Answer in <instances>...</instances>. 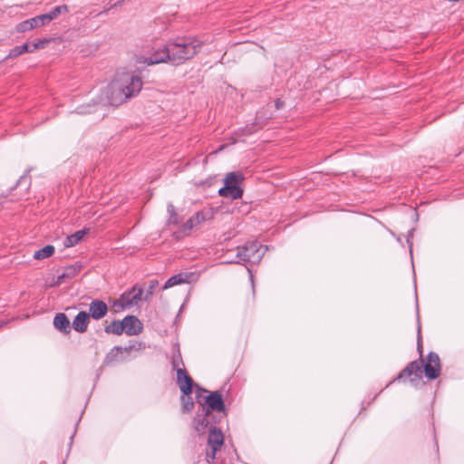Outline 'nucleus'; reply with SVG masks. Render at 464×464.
<instances>
[{
	"label": "nucleus",
	"mask_w": 464,
	"mask_h": 464,
	"mask_svg": "<svg viewBox=\"0 0 464 464\" xmlns=\"http://www.w3.org/2000/svg\"><path fill=\"white\" fill-rule=\"evenodd\" d=\"M168 213L169 214V223L178 224L179 223V216L176 212L175 207L172 204L168 205Z\"/></svg>",
	"instance_id": "nucleus-25"
},
{
	"label": "nucleus",
	"mask_w": 464,
	"mask_h": 464,
	"mask_svg": "<svg viewBox=\"0 0 464 464\" xmlns=\"http://www.w3.org/2000/svg\"><path fill=\"white\" fill-rule=\"evenodd\" d=\"M159 285V282L158 280H150V283H149V288L147 290V293L146 295L143 296L144 297V301H148L150 296L153 295V291L154 289L158 286Z\"/></svg>",
	"instance_id": "nucleus-26"
},
{
	"label": "nucleus",
	"mask_w": 464,
	"mask_h": 464,
	"mask_svg": "<svg viewBox=\"0 0 464 464\" xmlns=\"http://www.w3.org/2000/svg\"><path fill=\"white\" fill-rule=\"evenodd\" d=\"M417 350H418V352L420 353V359H422L423 346H422V341H421L420 329V328H419V331H418Z\"/></svg>",
	"instance_id": "nucleus-30"
},
{
	"label": "nucleus",
	"mask_w": 464,
	"mask_h": 464,
	"mask_svg": "<svg viewBox=\"0 0 464 464\" xmlns=\"http://www.w3.org/2000/svg\"><path fill=\"white\" fill-rule=\"evenodd\" d=\"M206 403L208 408L204 411H216L218 412L225 411V403L222 399V395L218 392H214L206 397Z\"/></svg>",
	"instance_id": "nucleus-9"
},
{
	"label": "nucleus",
	"mask_w": 464,
	"mask_h": 464,
	"mask_svg": "<svg viewBox=\"0 0 464 464\" xmlns=\"http://www.w3.org/2000/svg\"><path fill=\"white\" fill-rule=\"evenodd\" d=\"M29 50H30V44L27 43H24L20 46H15L14 48H13L9 52L8 55L4 60L5 61L10 58H15L24 53H29Z\"/></svg>",
	"instance_id": "nucleus-22"
},
{
	"label": "nucleus",
	"mask_w": 464,
	"mask_h": 464,
	"mask_svg": "<svg viewBox=\"0 0 464 464\" xmlns=\"http://www.w3.org/2000/svg\"><path fill=\"white\" fill-rule=\"evenodd\" d=\"M124 327L125 326L123 325V320L122 321L113 320L110 324L105 326L104 331L106 334H113L116 335H121L123 333H125Z\"/></svg>",
	"instance_id": "nucleus-17"
},
{
	"label": "nucleus",
	"mask_w": 464,
	"mask_h": 464,
	"mask_svg": "<svg viewBox=\"0 0 464 464\" xmlns=\"http://www.w3.org/2000/svg\"><path fill=\"white\" fill-rule=\"evenodd\" d=\"M81 267L79 266H69L64 268V271L62 275L58 276L57 284H61L63 282L64 278H72L79 272Z\"/></svg>",
	"instance_id": "nucleus-19"
},
{
	"label": "nucleus",
	"mask_w": 464,
	"mask_h": 464,
	"mask_svg": "<svg viewBox=\"0 0 464 464\" xmlns=\"http://www.w3.org/2000/svg\"><path fill=\"white\" fill-rule=\"evenodd\" d=\"M194 277H195L194 273H188V272L179 273L178 275H175V276L169 277L166 281V283L162 288H163V290H165V289H168L174 285H178L185 284V283H190L194 279Z\"/></svg>",
	"instance_id": "nucleus-12"
},
{
	"label": "nucleus",
	"mask_w": 464,
	"mask_h": 464,
	"mask_svg": "<svg viewBox=\"0 0 464 464\" xmlns=\"http://www.w3.org/2000/svg\"><path fill=\"white\" fill-rule=\"evenodd\" d=\"M108 305L105 302L100 299H93L89 304L90 318L94 320L102 319L108 313Z\"/></svg>",
	"instance_id": "nucleus-6"
},
{
	"label": "nucleus",
	"mask_w": 464,
	"mask_h": 464,
	"mask_svg": "<svg viewBox=\"0 0 464 464\" xmlns=\"http://www.w3.org/2000/svg\"><path fill=\"white\" fill-rule=\"evenodd\" d=\"M219 450L218 449H216V448H211V451L210 452H207V459H208V461L210 463V462H213L216 459V454H217V451Z\"/></svg>",
	"instance_id": "nucleus-31"
},
{
	"label": "nucleus",
	"mask_w": 464,
	"mask_h": 464,
	"mask_svg": "<svg viewBox=\"0 0 464 464\" xmlns=\"http://www.w3.org/2000/svg\"><path fill=\"white\" fill-rule=\"evenodd\" d=\"M209 414V411H205L204 415L194 418V428L198 432H203L208 426V415Z\"/></svg>",
	"instance_id": "nucleus-20"
},
{
	"label": "nucleus",
	"mask_w": 464,
	"mask_h": 464,
	"mask_svg": "<svg viewBox=\"0 0 464 464\" xmlns=\"http://www.w3.org/2000/svg\"><path fill=\"white\" fill-rule=\"evenodd\" d=\"M275 105H276V108L277 110H279V109H281V108L284 106V102H283V101H281L280 99H277V100L276 101Z\"/></svg>",
	"instance_id": "nucleus-34"
},
{
	"label": "nucleus",
	"mask_w": 464,
	"mask_h": 464,
	"mask_svg": "<svg viewBox=\"0 0 464 464\" xmlns=\"http://www.w3.org/2000/svg\"><path fill=\"white\" fill-rule=\"evenodd\" d=\"M1 325H2V324H0V326H1Z\"/></svg>",
	"instance_id": "nucleus-36"
},
{
	"label": "nucleus",
	"mask_w": 464,
	"mask_h": 464,
	"mask_svg": "<svg viewBox=\"0 0 464 464\" xmlns=\"http://www.w3.org/2000/svg\"><path fill=\"white\" fill-rule=\"evenodd\" d=\"M202 42L197 38L181 37L169 42L162 48L157 50L143 63L153 65L160 63L170 62L176 65L193 58L201 49Z\"/></svg>",
	"instance_id": "nucleus-1"
},
{
	"label": "nucleus",
	"mask_w": 464,
	"mask_h": 464,
	"mask_svg": "<svg viewBox=\"0 0 464 464\" xmlns=\"http://www.w3.org/2000/svg\"><path fill=\"white\" fill-rule=\"evenodd\" d=\"M140 76L130 72H119L114 79L102 90L100 103L102 105L119 106L129 99L136 96L142 88Z\"/></svg>",
	"instance_id": "nucleus-2"
},
{
	"label": "nucleus",
	"mask_w": 464,
	"mask_h": 464,
	"mask_svg": "<svg viewBox=\"0 0 464 464\" xmlns=\"http://www.w3.org/2000/svg\"><path fill=\"white\" fill-rule=\"evenodd\" d=\"M440 357L436 353L430 352L426 362L423 359L411 362L391 383L404 379H409L411 383H415L422 378L423 372L429 380H435L440 376Z\"/></svg>",
	"instance_id": "nucleus-3"
},
{
	"label": "nucleus",
	"mask_w": 464,
	"mask_h": 464,
	"mask_svg": "<svg viewBox=\"0 0 464 464\" xmlns=\"http://www.w3.org/2000/svg\"><path fill=\"white\" fill-rule=\"evenodd\" d=\"M218 194L221 197L229 198L231 199L241 198L243 196V189L240 187L224 186L219 188Z\"/></svg>",
	"instance_id": "nucleus-15"
},
{
	"label": "nucleus",
	"mask_w": 464,
	"mask_h": 464,
	"mask_svg": "<svg viewBox=\"0 0 464 464\" xmlns=\"http://www.w3.org/2000/svg\"><path fill=\"white\" fill-rule=\"evenodd\" d=\"M87 232H88V229H82V230L76 231L75 233L68 236L64 240V243H63L64 246L72 247V246L77 245L80 241H82V239L87 234Z\"/></svg>",
	"instance_id": "nucleus-16"
},
{
	"label": "nucleus",
	"mask_w": 464,
	"mask_h": 464,
	"mask_svg": "<svg viewBox=\"0 0 464 464\" xmlns=\"http://www.w3.org/2000/svg\"><path fill=\"white\" fill-rule=\"evenodd\" d=\"M59 15V10L54 7L53 10H51L49 13L47 14H44L43 16H44V19L45 21L46 24L50 23L51 21L54 20L55 18H57V16Z\"/></svg>",
	"instance_id": "nucleus-27"
},
{
	"label": "nucleus",
	"mask_w": 464,
	"mask_h": 464,
	"mask_svg": "<svg viewBox=\"0 0 464 464\" xmlns=\"http://www.w3.org/2000/svg\"><path fill=\"white\" fill-rule=\"evenodd\" d=\"M256 130V125H255V123H253L251 125H246L245 128L239 130L238 131L240 132L241 136H247V135H251Z\"/></svg>",
	"instance_id": "nucleus-28"
},
{
	"label": "nucleus",
	"mask_w": 464,
	"mask_h": 464,
	"mask_svg": "<svg viewBox=\"0 0 464 464\" xmlns=\"http://www.w3.org/2000/svg\"><path fill=\"white\" fill-rule=\"evenodd\" d=\"M244 179V176L240 172H229L225 179V186L239 187L238 184Z\"/></svg>",
	"instance_id": "nucleus-18"
},
{
	"label": "nucleus",
	"mask_w": 464,
	"mask_h": 464,
	"mask_svg": "<svg viewBox=\"0 0 464 464\" xmlns=\"http://www.w3.org/2000/svg\"><path fill=\"white\" fill-rule=\"evenodd\" d=\"M90 319V314L87 312H79L72 320L71 329L73 328L74 331L80 334L85 333L88 329Z\"/></svg>",
	"instance_id": "nucleus-11"
},
{
	"label": "nucleus",
	"mask_w": 464,
	"mask_h": 464,
	"mask_svg": "<svg viewBox=\"0 0 464 464\" xmlns=\"http://www.w3.org/2000/svg\"><path fill=\"white\" fill-rule=\"evenodd\" d=\"M45 24H46V23L44 19L43 14H40L35 17L27 19V20H24V21L19 23L16 25L15 29L18 33H25L27 31L41 27Z\"/></svg>",
	"instance_id": "nucleus-10"
},
{
	"label": "nucleus",
	"mask_w": 464,
	"mask_h": 464,
	"mask_svg": "<svg viewBox=\"0 0 464 464\" xmlns=\"http://www.w3.org/2000/svg\"><path fill=\"white\" fill-rule=\"evenodd\" d=\"M171 365L173 370L176 371V372H178L179 369H184V362L179 350L173 353Z\"/></svg>",
	"instance_id": "nucleus-23"
},
{
	"label": "nucleus",
	"mask_w": 464,
	"mask_h": 464,
	"mask_svg": "<svg viewBox=\"0 0 464 464\" xmlns=\"http://www.w3.org/2000/svg\"><path fill=\"white\" fill-rule=\"evenodd\" d=\"M56 8L59 10V14L69 12V7L66 5L56 6Z\"/></svg>",
	"instance_id": "nucleus-33"
},
{
	"label": "nucleus",
	"mask_w": 464,
	"mask_h": 464,
	"mask_svg": "<svg viewBox=\"0 0 464 464\" xmlns=\"http://www.w3.org/2000/svg\"><path fill=\"white\" fill-rule=\"evenodd\" d=\"M265 251L263 246L256 241L247 242L237 248V257L239 262L257 263L261 260Z\"/></svg>",
	"instance_id": "nucleus-4"
},
{
	"label": "nucleus",
	"mask_w": 464,
	"mask_h": 464,
	"mask_svg": "<svg viewBox=\"0 0 464 464\" xmlns=\"http://www.w3.org/2000/svg\"><path fill=\"white\" fill-rule=\"evenodd\" d=\"M45 44H46L45 40H38L36 43L30 45L29 53H32L36 49L44 48Z\"/></svg>",
	"instance_id": "nucleus-29"
},
{
	"label": "nucleus",
	"mask_w": 464,
	"mask_h": 464,
	"mask_svg": "<svg viewBox=\"0 0 464 464\" xmlns=\"http://www.w3.org/2000/svg\"><path fill=\"white\" fill-rule=\"evenodd\" d=\"M54 253V246L52 245L45 246L44 247L37 250L34 254V258L37 260L50 257Z\"/></svg>",
	"instance_id": "nucleus-21"
},
{
	"label": "nucleus",
	"mask_w": 464,
	"mask_h": 464,
	"mask_svg": "<svg viewBox=\"0 0 464 464\" xmlns=\"http://www.w3.org/2000/svg\"><path fill=\"white\" fill-rule=\"evenodd\" d=\"M114 351H116V354H117V353L121 352V348L115 347L113 350H111V352L106 357V361L107 362H111L112 361V357L114 356L113 355Z\"/></svg>",
	"instance_id": "nucleus-32"
},
{
	"label": "nucleus",
	"mask_w": 464,
	"mask_h": 464,
	"mask_svg": "<svg viewBox=\"0 0 464 464\" xmlns=\"http://www.w3.org/2000/svg\"><path fill=\"white\" fill-rule=\"evenodd\" d=\"M92 111V110H89V111H82L81 113H85V112H88V113H91Z\"/></svg>",
	"instance_id": "nucleus-35"
},
{
	"label": "nucleus",
	"mask_w": 464,
	"mask_h": 464,
	"mask_svg": "<svg viewBox=\"0 0 464 464\" xmlns=\"http://www.w3.org/2000/svg\"><path fill=\"white\" fill-rule=\"evenodd\" d=\"M224 444V435L220 429L212 428L209 430L208 438V445L210 448H216L220 450Z\"/></svg>",
	"instance_id": "nucleus-13"
},
{
	"label": "nucleus",
	"mask_w": 464,
	"mask_h": 464,
	"mask_svg": "<svg viewBox=\"0 0 464 464\" xmlns=\"http://www.w3.org/2000/svg\"><path fill=\"white\" fill-rule=\"evenodd\" d=\"M53 326L63 334H67L71 333L70 321L66 314L63 313H59L54 316Z\"/></svg>",
	"instance_id": "nucleus-14"
},
{
	"label": "nucleus",
	"mask_w": 464,
	"mask_h": 464,
	"mask_svg": "<svg viewBox=\"0 0 464 464\" xmlns=\"http://www.w3.org/2000/svg\"><path fill=\"white\" fill-rule=\"evenodd\" d=\"M144 300L143 289L135 285L131 289L124 292L118 300L114 302V306L120 307L121 310L130 308Z\"/></svg>",
	"instance_id": "nucleus-5"
},
{
	"label": "nucleus",
	"mask_w": 464,
	"mask_h": 464,
	"mask_svg": "<svg viewBox=\"0 0 464 464\" xmlns=\"http://www.w3.org/2000/svg\"><path fill=\"white\" fill-rule=\"evenodd\" d=\"M177 384L184 395H190L192 392L193 380L185 369L178 370Z\"/></svg>",
	"instance_id": "nucleus-7"
},
{
	"label": "nucleus",
	"mask_w": 464,
	"mask_h": 464,
	"mask_svg": "<svg viewBox=\"0 0 464 464\" xmlns=\"http://www.w3.org/2000/svg\"><path fill=\"white\" fill-rule=\"evenodd\" d=\"M181 404H182V411L185 413L190 412L194 407V402L192 398L189 395H184L182 393L180 397Z\"/></svg>",
	"instance_id": "nucleus-24"
},
{
	"label": "nucleus",
	"mask_w": 464,
	"mask_h": 464,
	"mask_svg": "<svg viewBox=\"0 0 464 464\" xmlns=\"http://www.w3.org/2000/svg\"><path fill=\"white\" fill-rule=\"evenodd\" d=\"M125 334L129 336L137 335L142 332L141 322L134 315H127L123 318Z\"/></svg>",
	"instance_id": "nucleus-8"
}]
</instances>
